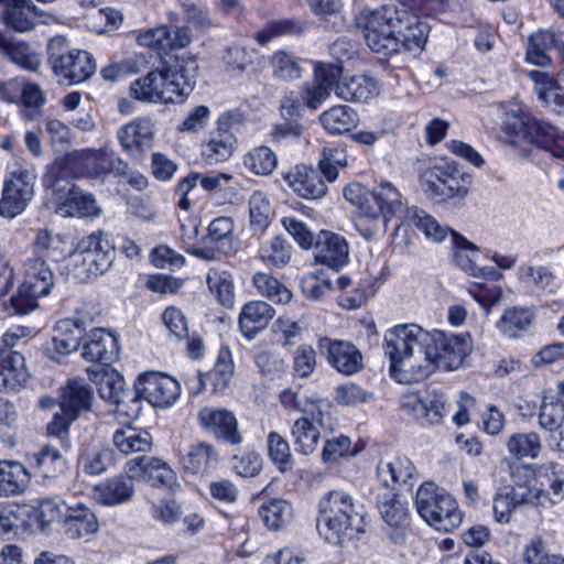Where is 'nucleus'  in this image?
<instances>
[{"instance_id": "1", "label": "nucleus", "mask_w": 564, "mask_h": 564, "mask_svg": "<svg viewBox=\"0 0 564 564\" xmlns=\"http://www.w3.org/2000/svg\"><path fill=\"white\" fill-rule=\"evenodd\" d=\"M471 350L468 333L427 330L414 323L398 324L383 335L390 377L401 384L423 381L436 370H457Z\"/></svg>"}, {"instance_id": "2", "label": "nucleus", "mask_w": 564, "mask_h": 564, "mask_svg": "<svg viewBox=\"0 0 564 564\" xmlns=\"http://www.w3.org/2000/svg\"><path fill=\"white\" fill-rule=\"evenodd\" d=\"M367 46L383 56L402 50L420 53L425 47L430 26L409 7V2H388L365 11L358 19Z\"/></svg>"}, {"instance_id": "3", "label": "nucleus", "mask_w": 564, "mask_h": 564, "mask_svg": "<svg viewBox=\"0 0 564 564\" xmlns=\"http://www.w3.org/2000/svg\"><path fill=\"white\" fill-rule=\"evenodd\" d=\"M198 74L196 57L176 54L130 85V95L143 102H182L194 89Z\"/></svg>"}, {"instance_id": "4", "label": "nucleus", "mask_w": 564, "mask_h": 564, "mask_svg": "<svg viewBox=\"0 0 564 564\" xmlns=\"http://www.w3.org/2000/svg\"><path fill=\"white\" fill-rule=\"evenodd\" d=\"M501 109V129L510 144H535L554 158L564 160V132L535 119L529 108L521 102L510 101L503 104Z\"/></svg>"}, {"instance_id": "5", "label": "nucleus", "mask_w": 564, "mask_h": 564, "mask_svg": "<svg viewBox=\"0 0 564 564\" xmlns=\"http://www.w3.org/2000/svg\"><path fill=\"white\" fill-rule=\"evenodd\" d=\"M362 506L344 490H330L318 503L317 530L333 544L344 536L364 531Z\"/></svg>"}, {"instance_id": "6", "label": "nucleus", "mask_w": 564, "mask_h": 564, "mask_svg": "<svg viewBox=\"0 0 564 564\" xmlns=\"http://www.w3.org/2000/svg\"><path fill=\"white\" fill-rule=\"evenodd\" d=\"M405 209L399 189L390 182H381L360 203V216H357L355 227L369 240L381 227L386 230L392 218L404 215Z\"/></svg>"}, {"instance_id": "7", "label": "nucleus", "mask_w": 564, "mask_h": 564, "mask_svg": "<svg viewBox=\"0 0 564 564\" xmlns=\"http://www.w3.org/2000/svg\"><path fill=\"white\" fill-rule=\"evenodd\" d=\"M37 182L36 167L26 161L7 164L0 198V216L12 219L21 215L33 200Z\"/></svg>"}, {"instance_id": "8", "label": "nucleus", "mask_w": 564, "mask_h": 564, "mask_svg": "<svg viewBox=\"0 0 564 564\" xmlns=\"http://www.w3.org/2000/svg\"><path fill=\"white\" fill-rule=\"evenodd\" d=\"M47 61L59 84L77 85L90 78L97 64L90 53L70 50L65 36L56 35L48 41Z\"/></svg>"}, {"instance_id": "9", "label": "nucleus", "mask_w": 564, "mask_h": 564, "mask_svg": "<svg viewBox=\"0 0 564 564\" xmlns=\"http://www.w3.org/2000/svg\"><path fill=\"white\" fill-rule=\"evenodd\" d=\"M55 285V274L46 259L26 258L22 263V282L11 297L14 314L24 315L39 306V299L48 296Z\"/></svg>"}, {"instance_id": "10", "label": "nucleus", "mask_w": 564, "mask_h": 564, "mask_svg": "<svg viewBox=\"0 0 564 564\" xmlns=\"http://www.w3.org/2000/svg\"><path fill=\"white\" fill-rule=\"evenodd\" d=\"M415 507L420 517L437 531L458 528L463 514L456 500L434 482H424L416 491Z\"/></svg>"}, {"instance_id": "11", "label": "nucleus", "mask_w": 564, "mask_h": 564, "mask_svg": "<svg viewBox=\"0 0 564 564\" xmlns=\"http://www.w3.org/2000/svg\"><path fill=\"white\" fill-rule=\"evenodd\" d=\"M470 175L460 171L457 162L440 160L420 173L424 193L434 199L464 198L469 191Z\"/></svg>"}, {"instance_id": "12", "label": "nucleus", "mask_w": 564, "mask_h": 564, "mask_svg": "<svg viewBox=\"0 0 564 564\" xmlns=\"http://www.w3.org/2000/svg\"><path fill=\"white\" fill-rule=\"evenodd\" d=\"M93 398V390L85 379L68 380L59 389L58 410L47 423V434L64 440L70 425L83 412L90 410Z\"/></svg>"}, {"instance_id": "13", "label": "nucleus", "mask_w": 564, "mask_h": 564, "mask_svg": "<svg viewBox=\"0 0 564 564\" xmlns=\"http://www.w3.org/2000/svg\"><path fill=\"white\" fill-rule=\"evenodd\" d=\"M47 206L63 218H96L101 214L95 196L77 185L50 193Z\"/></svg>"}, {"instance_id": "14", "label": "nucleus", "mask_w": 564, "mask_h": 564, "mask_svg": "<svg viewBox=\"0 0 564 564\" xmlns=\"http://www.w3.org/2000/svg\"><path fill=\"white\" fill-rule=\"evenodd\" d=\"M527 488L536 506L558 503L564 498V466L554 462L535 465L533 484Z\"/></svg>"}, {"instance_id": "15", "label": "nucleus", "mask_w": 564, "mask_h": 564, "mask_svg": "<svg viewBox=\"0 0 564 564\" xmlns=\"http://www.w3.org/2000/svg\"><path fill=\"white\" fill-rule=\"evenodd\" d=\"M72 154L78 178L104 181L123 166V161L108 147L76 150Z\"/></svg>"}, {"instance_id": "16", "label": "nucleus", "mask_w": 564, "mask_h": 564, "mask_svg": "<svg viewBox=\"0 0 564 564\" xmlns=\"http://www.w3.org/2000/svg\"><path fill=\"white\" fill-rule=\"evenodd\" d=\"M134 388L143 400L156 408L171 406L181 393L180 383L174 378L158 371L139 375Z\"/></svg>"}, {"instance_id": "17", "label": "nucleus", "mask_w": 564, "mask_h": 564, "mask_svg": "<svg viewBox=\"0 0 564 564\" xmlns=\"http://www.w3.org/2000/svg\"><path fill=\"white\" fill-rule=\"evenodd\" d=\"M82 264L90 276L104 274L115 259V248L102 232L91 234L78 243Z\"/></svg>"}, {"instance_id": "18", "label": "nucleus", "mask_w": 564, "mask_h": 564, "mask_svg": "<svg viewBox=\"0 0 564 564\" xmlns=\"http://www.w3.org/2000/svg\"><path fill=\"white\" fill-rule=\"evenodd\" d=\"M126 470L131 478L144 480L154 487L166 488L170 491L180 488L175 471L165 462L155 457L132 458L127 463Z\"/></svg>"}, {"instance_id": "19", "label": "nucleus", "mask_w": 564, "mask_h": 564, "mask_svg": "<svg viewBox=\"0 0 564 564\" xmlns=\"http://www.w3.org/2000/svg\"><path fill=\"white\" fill-rule=\"evenodd\" d=\"M343 74V67L338 63L324 64L317 63L314 68V79L305 83L302 87L301 97L305 106L316 110L325 102L332 90H335V84Z\"/></svg>"}, {"instance_id": "20", "label": "nucleus", "mask_w": 564, "mask_h": 564, "mask_svg": "<svg viewBox=\"0 0 564 564\" xmlns=\"http://www.w3.org/2000/svg\"><path fill=\"white\" fill-rule=\"evenodd\" d=\"M135 41L139 45L153 50L158 54H169L186 47L192 42V34L186 26L171 29L167 25H159L140 30Z\"/></svg>"}, {"instance_id": "21", "label": "nucleus", "mask_w": 564, "mask_h": 564, "mask_svg": "<svg viewBox=\"0 0 564 564\" xmlns=\"http://www.w3.org/2000/svg\"><path fill=\"white\" fill-rule=\"evenodd\" d=\"M197 419L200 427L217 441L230 445H238L242 442V436L238 430V421L231 411L223 408L205 406L199 410Z\"/></svg>"}, {"instance_id": "22", "label": "nucleus", "mask_w": 564, "mask_h": 564, "mask_svg": "<svg viewBox=\"0 0 564 564\" xmlns=\"http://www.w3.org/2000/svg\"><path fill=\"white\" fill-rule=\"evenodd\" d=\"M401 406L416 420L430 424L441 422L448 411L444 394L434 390L405 394L401 399Z\"/></svg>"}, {"instance_id": "23", "label": "nucleus", "mask_w": 564, "mask_h": 564, "mask_svg": "<svg viewBox=\"0 0 564 564\" xmlns=\"http://www.w3.org/2000/svg\"><path fill=\"white\" fill-rule=\"evenodd\" d=\"M283 180L297 196L304 199H319L328 191V182L324 178L319 169L315 170L305 164L295 165L285 172Z\"/></svg>"}, {"instance_id": "24", "label": "nucleus", "mask_w": 564, "mask_h": 564, "mask_svg": "<svg viewBox=\"0 0 564 564\" xmlns=\"http://www.w3.org/2000/svg\"><path fill=\"white\" fill-rule=\"evenodd\" d=\"M318 348L325 354L328 364L343 375L350 376L361 369L362 356L350 343L322 337Z\"/></svg>"}, {"instance_id": "25", "label": "nucleus", "mask_w": 564, "mask_h": 564, "mask_svg": "<svg viewBox=\"0 0 564 564\" xmlns=\"http://www.w3.org/2000/svg\"><path fill=\"white\" fill-rule=\"evenodd\" d=\"M1 13L3 23L12 30L23 33L32 30L37 23H51L54 14L39 9L33 2H7Z\"/></svg>"}, {"instance_id": "26", "label": "nucleus", "mask_w": 564, "mask_h": 564, "mask_svg": "<svg viewBox=\"0 0 564 564\" xmlns=\"http://www.w3.org/2000/svg\"><path fill=\"white\" fill-rule=\"evenodd\" d=\"M80 355L86 361L109 365L119 356L118 337L105 328H94L86 335Z\"/></svg>"}, {"instance_id": "27", "label": "nucleus", "mask_w": 564, "mask_h": 564, "mask_svg": "<svg viewBox=\"0 0 564 564\" xmlns=\"http://www.w3.org/2000/svg\"><path fill=\"white\" fill-rule=\"evenodd\" d=\"M153 134V121L147 117L135 118L117 131L122 150L132 158H140L141 153L151 145Z\"/></svg>"}, {"instance_id": "28", "label": "nucleus", "mask_w": 564, "mask_h": 564, "mask_svg": "<svg viewBox=\"0 0 564 564\" xmlns=\"http://www.w3.org/2000/svg\"><path fill=\"white\" fill-rule=\"evenodd\" d=\"M314 254L317 262L334 270H339L348 263L349 247L346 239L333 231L322 230L314 243Z\"/></svg>"}, {"instance_id": "29", "label": "nucleus", "mask_w": 564, "mask_h": 564, "mask_svg": "<svg viewBox=\"0 0 564 564\" xmlns=\"http://www.w3.org/2000/svg\"><path fill=\"white\" fill-rule=\"evenodd\" d=\"M403 224L413 227L424 236L426 241L436 245L442 243L447 238L452 240L453 236L458 234L417 206L406 207Z\"/></svg>"}, {"instance_id": "30", "label": "nucleus", "mask_w": 564, "mask_h": 564, "mask_svg": "<svg viewBox=\"0 0 564 564\" xmlns=\"http://www.w3.org/2000/svg\"><path fill=\"white\" fill-rule=\"evenodd\" d=\"M130 474L118 475L99 481L93 488L94 500L105 507H115L131 500L134 494Z\"/></svg>"}, {"instance_id": "31", "label": "nucleus", "mask_w": 564, "mask_h": 564, "mask_svg": "<svg viewBox=\"0 0 564 564\" xmlns=\"http://www.w3.org/2000/svg\"><path fill=\"white\" fill-rule=\"evenodd\" d=\"M528 77L533 83V91L543 107L564 112V86L550 73L529 70Z\"/></svg>"}, {"instance_id": "32", "label": "nucleus", "mask_w": 564, "mask_h": 564, "mask_svg": "<svg viewBox=\"0 0 564 564\" xmlns=\"http://www.w3.org/2000/svg\"><path fill=\"white\" fill-rule=\"evenodd\" d=\"M560 54L564 52V32L538 31L530 35L525 53V61L536 66L545 67L551 64L550 51Z\"/></svg>"}, {"instance_id": "33", "label": "nucleus", "mask_w": 564, "mask_h": 564, "mask_svg": "<svg viewBox=\"0 0 564 564\" xmlns=\"http://www.w3.org/2000/svg\"><path fill=\"white\" fill-rule=\"evenodd\" d=\"M416 469L405 456H392L381 459L377 465V477L384 489L394 490L397 486L412 487Z\"/></svg>"}, {"instance_id": "34", "label": "nucleus", "mask_w": 564, "mask_h": 564, "mask_svg": "<svg viewBox=\"0 0 564 564\" xmlns=\"http://www.w3.org/2000/svg\"><path fill=\"white\" fill-rule=\"evenodd\" d=\"M23 355L18 350L0 349V392H15L28 380Z\"/></svg>"}, {"instance_id": "35", "label": "nucleus", "mask_w": 564, "mask_h": 564, "mask_svg": "<svg viewBox=\"0 0 564 564\" xmlns=\"http://www.w3.org/2000/svg\"><path fill=\"white\" fill-rule=\"evenodd\" d=\"M527 486L516 485L497 491L492 498L494 517L498 523H508L513 511L523 505H534Z\"/></svg>"}, {"instance_id": "36", "label": "nucleus", "mask_w": 564, "mask_h": 564, "mask_svg": "<svg viewBox=\"0 0 564 564\" xmlns=\"http://www.w3.org/2000/svg\"><path fill=\"white\" fill-rule=\"evenodd\" d=\"M274 308L263 301H250L246 303L239 314V328L242 336L249 340L267 327L274 317Z\"/></svg>"}, {"instance_id": "37", "label": "nucleus", "mask_w": 564, "mask_h": 564, "mask_svg": "<svg viewBox=\"0 0 564 564\" xmlns=\"http://www.w3.org/2000/svg\"><path fill=\"white\" fill-rule=\"evenodd\" d=\"M63 529L70 539H82L94 535L99 529V522L90 508L77 502L68 507Z\"/></svg>"}, {"instance_id": "38", "label": "nucleus", "mask_w": 564, "mask_h": 564, "mask_svg": "<svg viewBox=\"0 0 564 564\" xmlns=\"http://www.w3.org/2000/svg\"><path fill=\"white\" fill-rule=\"evenodd\" d=\"M378 93L379 87L377 80L367 75L350 77L340 76L335 84L336 96L346 101H367L376 97Z\"/></svg>"}, {"instance_id": "39", "label": "nucleus", "mask_w": 564, "mask_h": 564, "mask_svg": "<svg viewBox=\"0 0 564 564\" xmlns=\"http://www.w3.org/2000/svg\"><path fill=\"white\" fill-rule=\"evenodd\" d=\"M218 452L212 444L205 442L191 445L181 458L185 471L199 476L209 474L218 466Z\"/></svg>"}, {"instance_id": "40", "label": "nucleus", "mask_w": 564, "mask_h": 564, "mask_svg": "<svg viewBox=\"0 0 564 564\" xmlns=\"http://www.w3.org/2000/svg\"><path fill=\"white\" fill-rule=\"evenodd\" d=\"M30 484V474L17 460L0 459V497L22 494Z\"/></svg>"}, {"instance_id": "41", "label": "nucleus", "mask_w": 564, "mask_h": 564, "mask_svg": "<svg viewBox=\"0 0 564 564\" xmlns=\"http://www.w3.org/2000/svg\"><path fill=\"white\" fill-rule=\"evenodd\" d=\"M234 375V362L229 348L219 349L214 369L207 373H198V391L205 389L208 383L215 392L224 391Z\"/></svg>"}, {"instance_id": "42", "label": "nucleus", "mask_w": 564, "mask_h": 564, "mask_svg": "<svg viewBox=\"0 0 564 564\" xmlns=\"http://www.w3.org/2000/svg\"><path fill=\"white\" fill-rule=\"evenodd\" d=\"M34 254L54 262L64 260L72 253V248L59 235H53L48 229H40L32 243Z\"/></svg>"}, {"instance_id": "43", "label": "nucleus", "mask_w": 564, "mask_h": 564, "mask_svg": "<svg viewBox=\"0 0 564 564\" xmlns=\"http://www.w3.org/2000/svg\"><path fill=\"white\" fill-rule=\"evenodd\" d=\"M207 243H212L221 254L232 252L238 246L232 218L220 216L210 221L207 228Z\"/></svg>"}, {"instance_id": "44", "label": "nucleus", "mask_w": 564, "mask_h": 564, "mask_svg": "<svg viewBox=\"0 0 564 564\" xmlns=\"http://www.w3.org/2000/svg\"><path fill=\"white\" fill-rule=\"evenodd\" d=\"M451 243L454 261L462 270L473 276H487L495 274L494 270L487 271L486 269L479 268L476 264L475 261L477 258L478 248L468 241L465 237L457 234L456 236H453Z\"/></svg>"}, {"instance_id": "45", "label": "nucleus", "mask_w": 564, "mask_h": 564, "mask_svg": "<svg viewBox=\"0 0 564 564\" xmlns=\"http://www.w3.org/2000/svg\"><path fill=\"white\" fill-rule=\"evenodd\" d=\"M112 442L119 452L130 455L148 452L152 446V436L147 431L126 425L113 432Z\"/></svg>"}, {"instance_id": "46", "label": "nucleus", "mask_w": 564, "mask_h": 564, "mask_svg": "<svg viewBox=\"0 0 564 564\" xmlns=\"http://www.w3.org/2000/svg\"><path fill=\"white\" fill-rule=\"evenodd\" d=\"M358 120L356 110L346 105L333 106L319 116L321 124L332 134L350 131L357 126Z\"/></svg>"}, {"instance_id": "47", "label": "nucleus", "mask_w": 564, "mask_h": 564, "mask_svg": "<svg viewBox=\"0 0 564 564\" xmlns=\"http://www.w3.org/2000/svg\"><path fill=\"white\" fill-rule=\"evenodd\" d=\"M90 379L98 387V393L102 400L112 404L126 390L123 378L113 368L99 367L96 370H88Z\"/></svg>"}, {"instance_id": "48", "label": "nucleus", "mask_w": 564, "mask_h": 564, "mask_svg": "<svg viewBox=\"0 0 564 564\" xmlns=\"http://www.w3.org/2000/svg\"><path fill=\"white\" fill-rule=\"evenodd\" d=\"M113 465V452L101 444L85 447L78 458L79 468L87 475L106 473Z\"/></svg>"}, {"instance_id": "49", "label": "nucleus", "mask_w": 564, "mask_h": 564, "mask_svg": "<svg viewBox=\"0 0 564 564\" xmlns=\"http://www.w3.org/2000/svg\"><path fill=\"white\" fill-rule=\"evenodd\" d=\"M263 524L273 531L286 527L293 519V509L289 501L273 498L263 502L258 510Z\"/></svg>"}, {"instance_id": "50", "label": "nucleus", "mask_w": 564, "mask_h": 564, "mask_svg": "<svg viewBox=\"0 0 564 564\" xmlns=\"http://www.w3.org/2000/svg\"><path fill=\"white\" fill-rule=\"evenodd\" d=\"M68 178H78L74 164L73 154L56 158L47 167L43 175V186L51 193L57 189H65L62 182Z\"/></svg>"}, {"instance_id": "51", "label": "nucleus", "mask_w": 564, "mask_h": 564, "mask_svg": "<svg viewBox=\"0 0 564 564\" xmlns=\"http://www.w3.org/2000/svg\"><path fill=\"white\" fill-rule=\"evenodd\" d=\"M533 318L534 314L530 308L514 306L505 310L496 327L502 335L516 338L531 325Z\"/></svg>"}, {"instance_id": "52", "label": "nucleus", "mask_w": 564, "mask_h": 564, "mask_svg": "<svg viewBox=\"0 0 564 564\" xmlns=\"http://www.w3.org/2000/svg\"><path fill=\"white\" fill-rule=\"evenodd\" d=\"M84 332L66 318L56 324L52 338V350L58 355H67L78 349Z\"/></svg>"}, {"instance_id": "53", "label": "nucleus", "mask_w": 564, "mask_h": 564, "mask_svg": "<svg viewBox=\"0 0 564 564\" xmlns=\"http://www.w3.org/2000/svg\"><path fill=\"white\" fill-rule=\"evenodd\" d=\"M291 435L296 451L303 455L312 454L319 441V431L306 416L295 420L291 427Z\"/></svg>"}, {"instance_id": "54", "label": "nucleus", "mask_w": 564, "mask_h": 564, "mask_svg": "<svg viewBox=\"0 0 564 564\" xmlns=\"http://www.w3.org/2000/svg\"><path fill=\"white\" fill-rule=\"evenodd\" d=\"M347 166V152L341 145H326L323 148L318 169L328 183H334L338 178L339 169Z\"/></svg>"}, {"instance_id": "55", "label": "nucleus", "mask_w": 564, "mask_h": 564, "mask_svg": "<svg viewBox=\"0 0 564 564\" xmlns=\"http://www.w3.org/2000/svg\"><path fill=\"white\" fill-rule=\"evenodd\" d=\"M210 292L225 307H232L235 303V285L232 276L225 270L213 268L206 278Z\"/></svg>"}, {"instance_id": "56", "label": "nucleus", "mask_w": 564, "mask_h": 564, "mask_svg": "<svg viewBox=\"0 0 564 564\" xmlns=\"http://www.w3.org/2000/svg\"><path fill=\"white\" fill-rule=\"evenodd\" d=\"M377 506L386 523L398 527L406 517V507L392 489H383L377 495Z\"/></svg>"}, {"instance_id": "57", "label": "nucleus", "mask_w": 564, "mask_h": 564, "mask_svg": "<svg viewBox=\"0 0 564 564\" xmlns=\"http://www.w3.org/2000/svg\"><path fill=\"white\" fill-rule=\"evenodd\" d=\"M259 257L268 267L283 268L291 260L292 247L285 239L278 236L261 245Z\"/></svg>"}, {"instance_id": "58", "label": "nucleus", "mask_w": 564, "mask_h": 564, "mask_svg": "<svg viewBox=\"0 0 564 564\" xmlns=\"http://www.w3.org/2000/svg\"><path fill=\"white\" fill-rule=\"evenodd\" d=\"M250 228L254 234H263L271 221V205L265 193L254 191L249 197Z\"/></svg>"}, {"instance_id": "59", "label": "nucleus", "mask_w": 564, "mask_h": 564, "mask_svg": "<svg viewBox=\"0 0 564 564\" xmlns=\"http://www.w3.org/2000/svg\"><path fill=\"white\" fill-rule=\"evenodd\" d=\"M3 55L14 65L29 72H36L41 66V57L25 41L11 40Z\"/></svg>"}, {"instance_id": "60", "label": "nucleus", "mask_w": 564, "mask_h": 564, "mask_svg": "<svg viewBox=\"0 0 564 564\" xmlns=\"http://www.w3.org/2000/svg\"><path fill=\"white\" fill-rule=\"evenodd\" d=\"M243 166L256 175H270L276 167L278 159L269 147H257L243 155Z\"/></svg>"}, {"instance_id": "61", "label": "nucleus", "mask_w": 564, "mask_h": 564, "mask_svg": "<svg viewBox=\"0 0 564 564\" xmlns=\"http://www.w3.org/2000/svg\"><path fill=\"white\" fill-rule=\"evenodd\" d=\"M149 64L144 53H132L101 69L106 80H118L119 78L141 72Z\"/></svg>"}, {"instance_id": "62", "label": "nucleus", "mask_w": 564, "mask_h": 564, "mask_svg": "<svg viewBox=\"0 0 564 564\" xmlns=\"http://www.w3.org/2000/svg\"><path fill=\"white\" fill-rule=\"evenodd\" d=\"M22 109L20 116L24 120H35L41 116V108L44 106L46 98L42 88L35 83H23L20 91Z\"/></svg>"}, {"instance_id": "63", "label": "nucleus", "mask_w": 564, "mask_h": 564, "mask_svg": "<svg viewBox=\"0 0 564 564\" xmlns=\"http://www.w3.org/2000/svg\"><path fill=\"white\" fill-rule=\"evenodd\" d=\"M252 282L257 291L274 303L286 304L292 299V292L278 279L267 273H256Z\"/></svg>"}, {"instance_id": "64", "label": "nucleus", "mask_w": 564, "mask_h": 564, "mask_svg": "<svg viewBox=\"0 0 564 564\" xmlns=\"http://www.w3.org/2000/svg\"><path fill=\"white\" fill-rule=\"evenodd\" d=\"M539 425L549 432H557L564 426V404L555 397L545 395L539 411Z\"/></svg>"}]
</instances>
